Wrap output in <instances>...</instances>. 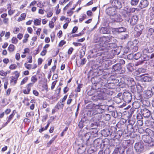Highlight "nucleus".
I'll return each mask as SVG.
<instances>
[{"label":"nucleus","instance_id":"nucleus-42","mask_svg":"<svg viewBox=\"0 0 154 154\" xmlns=\"http://www.w3.org/2000/svg\"><path fill=\"white\" fill-rule=\"evenodd\" d=\"M37 80L36 75H34L31 78V81L33 83L35 82Z\"/></svg>","mask_w":154,"mask_h":154},{"label":"nucleus","instance_id":"nucleus-62","mask_svg":"<svg viewBox=\"0 0 154 154\" xmlns=\"http://www.w3.org/2000/svg\"><path fill=\"white\" fill-rule=\"evenodd\" d=\"M79 126L80 128H82L84 126L83 122L82 121L79 122Z\"/></svg>","mask_w":154,"mask_h":154},{"label":"nucleus","instance_id":"nucleus-46","mask_svg":"<svg viewBox=\"0 0 154 154\" xmlns=\"http://www.w3.org/2000/svg\"><path fill=\"white\" fill-rule=\"evenodd\" d=\"M82 84H79L78 85L77 87L75 89V91L76 92H79L80 91V88L82 87Z\"/></svg>","mask_w":154,"mask_h":154},{"label":"nucleus","instance_id":"nucleus-33","mask_svg":"<svg viewBox=\"0 0 154 154\" xmlns=\"http://www.w3.org/2000/svg\"><path fill=\"white\" fill-rule=\"evenodd\" d=\"M139 1V0H131L130 4L132 6H136L138 5Z\"/></svg>","mask_w":154,"mask_h":154},{"label":"nucleus","instance_id":"nucleus-41","mask_svg":"<svg viewBox=\"0 0 154 154\" xmlns=\"http://www.w3.org/2000/svg\"><path fill=\"white\" fill-rule=\"evenodd\" d=\"M128 129L129 130V129L130 131L131 132H134V128L132 124H130L129 125H128Z\"/></svg>","mask_w":154,"mask_h":154},{"label":"nucleus","instance_id":"nucleus-15","mask_svg":"<svg viewBox=\"0 0 154 154\" xmlns=\"http://www.w3.org/2000/svg\"><path fill=\"white\" fill-rule=\"evenodd\" d=\"M15 75L14 76H12L11 77V83L15 85L17 82V81L19 76V74L18 72L16 71L14 72Z\"/></svg>","mask_w":154,"mask_h":154},{"label":"nucleus","instance_id":"nucleus-31","mask_svg":"<svg viewBox=\"0 0 154 154\" xmlns=\"http://www.w3.org/2000/svg\"><path fill=\"white\" fill-rule=\"evenodd\" d=\"M84 145H82L78 149V152L79 153H82L84 152L85 150V148L84 147Z\"/></svg>","mask_w":154,"mask_h":154},{"label":"nucleus","instance_id":"nucleus-35","mask_svg":"<svg viewBox=\"0 0 154 154\" xmlns=\"http://www.w3.org/2000/svg\"><path fill=\"white\" fill-rule=\"evenodd\" d=\"M143 58L144 61H147L150 59V56L147 55L146 54H143L142 59Z\"/></svg>","mask_w":154,"mask_h":154},{"label":"nucleus","instance_id":"nucleus-48","mask_svg":"<svg viewBox=\"0 0 154 154\" xmlns=\"http://www.w3.org/2000/svg\"><path fill=\"white\" fill-rule=\"evenodd\" d=\"M121 149L119 148H117L115 149L113 152L114 154H117L119 152V153L121 152Z\"/></svg>","mask_w":154,"mask_h":154},{"label":"nucleus","instance_id":"nucleus-28","mask_svg":"<svg viewBox=\"0 0 154 154\" xmlns=\"http://www.w3.org/2000/svg\"><path fill=\"white\" fill-rule=\"evenodd\" d=\"M137 92L138 93H140L142 92L143 89L142 87L140 84H137L136 85Z\"/></svg>","mask_w":154,"mask_h":154},{"label":"nucleus","instance_id":"nucleus-18","mask_svg":"<svg viewBox=\"0 0 154 154\" xmlns=\"http://www.w3.org/2000/svg\"><path fill=\"white\" fill-rule=\"evenodd\" d=\"M101 80V79L100 77L95 76L91 78V81L92 84L95 85V86H96L97 85L99 84Z\"/></svg>","mask_w":154,"mask_h":154},{"label":"nucleus","instance_id":"nucleus-19","mask_svg":"<svg viewBox=\"0 0 154 154\" xmlns=\"http://www.w3.org/2000/svg\"><path fill=\"white\" fill-rule=\"evenodd\" d=\"M100 33L102 34H109L110 32L109 29L107 27H102L100 29Z\"/></svg>","mask_w":154,"mask_h":154},{"label":"nucleus","instance_id":"nucleus-4","mask_svg":"<svg viewBox=\"0 0 154 154\" xmlns=\"http://www.w3.org/2000/svg\"><path fill=\"white\" fill-rule=\"evenodd\" d=\"M142 139L145 143L150 144V146L154 145L153 139L149 135H144L142 137Z\"/></svg>","mask_w":154,"mask_h":154},{"label":"nucleus","instance_id":"nucleus-7","mask_svg":"<svg viewBox=\"0 0 154 154\" xmlns=\"http://www.w3.org/2000/svg\"><path fill=\"white\" fill-rule=\"evenodd\" d=\"M124 82L125 84V87H128L130 86H134L136 83L134 79L131 78H127L125 79Z\"/></svg>","mask_w":154,"mask_h":154},{"label":"nucleus","instance_id":"nucleus-50","mask_svg":"<svg viewBox=\"0 0 154 154\" xmlns=\"http://www.w3.org/2000/svg\"><path fill=\"white\" fill-rule=\"evenodd\" d=\"M92 99L94 100L97 101L99 100V98L98 95H95L92 97Z\"/></svg>","mask_w":154,"mask_h":154},{"label":"nucleus","instance_id":"nucleus-38","mask_svg":"<svg viewBox=\"0 0 154 154\" xmlns=\"http://www.w3.org/2000/svg\"><path fill=\"white\" fill-rule=\"evenodd\" d=\"M89 130H90V132L94 134H97L98 132V130L96 128H90Z\"/></svg>","mask_w":154,"mask_h":154},{"label":"nucleus","instance_id":"nucleus-5","mask_svg":"<svg viewBox=\"0 0 154 154\" xmlns=\"http://www.w3.org/2000/svg\"><path fill=\"white\" fill-rule=\"evenodd\" d=\"M134 148L137 153L140 154L143 152L144 150L143 144L141 142H138L135 143Z\"/></svg>","mask_w":154,"mask_h":154},{"label":"nucleus","instance_id":"nucleus-3","mask_svg":"<svg viewBox=\"0 0 154 154\" xmlns=\"http://www.w3.org/2000/svg\"><path fill=\"white\" fill-rule=\"evenodd\" d=\"M144 26L142 25H136L134 28V35L136 37H139L141 34L144 29Z\"/></svg>","mask_w":154,"mask_h":154},{"label":"nucleus","instance_id":"nucleus-59","mask_svg":"<svg viewBox=\"0 0 154 154\" xmlns=\"http://www.w3.org/2000/svg\"><path fill=\"white\" fill-rule=\"evenodd\" d=\"M115 99L116 100V102L118 103H120L121 102V98L119 97H116Z\"/></svg>","mask_w":154,"mask_h":154},{"label":"nucleus","instance_id":"nucleus-56","mask_svg":"<svg viewBox=\"0 0 154 154\" xmlns=\"http://www.w3.org/2000/svg\"><path fill=\"white\" fill-rule=\"evenodd\" d=\"M25 66L27 69H30L31 68L32 65L30 64H27L25 63L24 64Z\"/></svg>","mask_w":154,"mask_h":154},{"label":"nucleus","instance_id":"nucleus-57","mask_svg":"<svg viewBox=\"0 0 154 154\" xmlns=\"http://www.w3.org/2000/svg\"><path fill=\"white\" fill-rule=\"evenodd\" d=\"M56 138V137H55L53 138L49 141V142L47 143L48 145L49 146L50 145H51V144L52 143V142L55 140Z\"/></svg>","mask_w":154,"mask_h":154},{"label":"nucleus","instance_id":"nucleus-29","mask_svg":"<svg viewBox=\"0 0 154 154\" xmlns=\"http://www.w3.org/2000/svg\"><path fill=\"white\" fill-rule=\"evenodd\" d=\"M64 103H62L60 102H58L55 106V108L57 109H62L64 106Z\"/></svg>","mask_w":154,"mask_h":154},{"label":"nucleus","instance_id":"nucleus-22","mask_svg":"<svg viewBox=\"0 0 154 154\" xmlns=\"http://www.w3.org/2000/svg\"><path fill=\"white\" fill-rule=\"evenodd\" d=\"M96 107L98 109V110H101L100 112H103L107 107V106L105 105H98L96 106Z\"/></svg>","mask_w":154,"mask_h":154},{"label":"nucleus","instance_id":"nucleus-39","mask_svg":"<svg viewBox=\"0 0 154 154\" xmlns=\"http://www.w3.org/2000/svg\"><path fill=\"white\" fill-rule=\"evenodd\" d=\"M41 19H36L34 20V23L36 25H39L41 24Z\"/></svg>","mask_w":154,"mask_h":154},{"label":"nucleus","instance_id":"nucleus-13","mask_svg":"<svg viewBox=\"0 0 154 154\" xmlns=\"http://www.w3.org/2000/svg\"><path fill=\"white\" fill-rule=\"evenodd\" d=\"M130 17H128V19L127 20L126 19L125 20L127 21H129L130 24L132 25H134L137 22L138 20V17L136 15L133 16L131 18Z\"/></svg>","mask_w":154,"mask_h":154},{"label":"nucleus","instance_id":"nucleus-55","mask_svg":"<svg viewBox=\"0 0 154 154\" xmlns=\"http://www.w3.org/2000/svg\"><path fill=\"white\" fill-rule=\"evenodd\" d=\"M54 23L53 21H50L49 24V27L51 28H53L54 26Z\"/></svg>","mask_w":154,"mask_h":154},{"label":"nucleus","instance_id":"nucleus-27","mask_svg":"<svg viewBox=\"0 0 154 154\" xmlns=\"http://www.w3.org/2000/svg\"><path fill=\"white\" fill-rule=\"evenodd\" d=\"M141 79L145 82H148L152 80V78L151 77L147 76L142 77Z\"/></svg>","mask_w":154,"mask_h":154},{"label":"nucleus","instance_id":"nucleus-54","mask_svg":"<svg viewBox=\"0 0 154 154\" xmlns=\"http://www.w3.org/2000/svg\"><path fill=\"white\" fill-rule=\"evenodd\" d=\"M67 97V95H66L64 96V97L63 98L62 100H60V102L61 103H64V102L66 100Z\"/></svg>","mask_w":154,"mask_h":154},{"label":"nucleus","instance_id":"nucleus-37","mask_svg":"<svg viewBox=\"0 0 154 154\" xmlns=\"http://www.w3.org/2000/svg\"><path fill=\"white\" fill-rule=\"evenodd\" d=\"M141 56V54L138 52L134 55V58L135 60H137L140 58Z\"/></svg>","mask_w":154,"mask_h":154},{"label":"nucleus","instance_id":"nucleus-17","mask_svg":"<svg viewBox=\"0 0 154 154\" xmlns=\"http://www.w3.org/2000/svg\"><path fill=\"white\" fill-rule=\"evenodd\" d=\"M122 67L120 63H117L114 65L112 67V70L113 71H115L119 73L122 72L121 70Z\"/></svg>","mask_w":154,"mask_h":154},{"label":"nucleus","instance_id":"nucleus-25","mask_svg":"<svg viewBox=\"0 0 154 154\" xmlns=\"http://www.w3.org/2000/svg\"><path fill=\"white\" fill-rule=\"evenodd\" d=\"M102 141V143H103V145H106V144L105 143V142H108L109 141V140L107 139H105L104 140H101L100 139H97L95 140L94 142L95 144L97 143L99 144L100 143V141Z\"/></svg>","mask_w":154,"mask_h":154},{"label":"nucleus","instance_id":"nucleus-61","mask_svg":"<svg viewBox=\"0 0 154 154\" xmlns=\"http://www.w3.org/2000/svg\"><path fill=\"white\" fill-rule=\"evenodd\" d=\"M47 50L44 49L42 51L41 53V55L42 56H44L47 53Z\"/></svg>","mask_w":154,"mask_h":154},{"label":"nucleus","instance_id":"nucleus-16","mask_svg":"<svg viewBox=\"0 0 154 154\" xmlns=\"http://www.w3.org/2000/svg\"><path fill=\"white\" fill-rule=\"evenodd\" d=\"M101 91L102 92L104 93V94L106 96V99H107L108 97L109 96L112 95L113 92L110 91L109 89L106 88H101Z\"/></svg>","mask_w":154,"mask_h":154},{"label":"nucleus","instance_id":"nucleus-60","mask_svg":"<svg viewBox=\"0 0 154 154\" xmlns=\"http://www.w3.org/2000/svg\"><path fill=\"white\" fill-rule=\"evenodd\" d=\"M10 34V33L9 32H6L5 35V37L7 39H8L9 38Z\"/></svg>","mask_w":154,"mask_h":154},{"label":"nucleus","instance_id":"nucleus-9","mask_svg":"<svg viewBox=\"0 0 154 154\" xmlns=\"http://www.w3.org/2000/svg\"><path fill=\"white\" fill-rule=\"evenodd\" d=\"M106 12L108 15L113 16L116 14L117 11L114 8L110 7L106 9Z\"/></svg>","mask_w":154,"mask_h":154},{"label":"nucleus","instance_id":"nucleus-24","mask_svg":"<svg viewBox=\"0 0 154 154\" xmlns=\"http://www.w3.org/2000/svg\"><path fill=\"white\" fill-rule=\"evenodd\" d=\"M114 15V20L115 21L118 22L122 21V18L120 14L116 13L115 15Z\"/></svg>","mask_w":154,"mask_h":154},{"label":"nucleus","instance_id":"nucleus-2","mask_svg":"<svg viewBox=\"0 0 154 154\" xmlns=\"http://www.w3.org/2000/svg\"><path fill=\"white\" fill-rule=\"evenodd\" d=\"M137 9V8L130 7L128 6H127L124 7V9L126 13L123 14L122 16L125 19L128 20V17H130L131 16V14L134 12Z\"/></svg>","mask_w":154,"mask_h":154},{"label":"nucleus","instance_id":"nucleus-20","mask_svg":"<svg viewBox=\"0 0 154 154\" xmlns=\"http://www.w3.org/2000/svg\"><path fill=\"white\" fill-rule=\"evenodd\" d=\"M152 92L151 90H148L144 91V96L147 98H149L151 97L152 95Z\"/></svg>","mask_w":154,"mask_h":154},{"label":"nucleus","instance_id":"nucleus-12","mask_svg":"<svg viewBox=\"0 0 154 154\" xmlns=\"http://www.w3.org/2000/svg\"><path fill=\"white\" fill-rule=\"evenodd\" d=\"M112 29L113 33L115 34H119L126 31V29L123 27H119L118 28H113Z\"/></svg>","mask_w":154,"mask_h":154},{"label":"nucleus","instance_id":"nucleus-14","mask_svg":"<svg viewBox=\"0 0 154 154\" xmlns=\"http://www.w3.org/2000/svg\"><path fill=\"white\" fill-rule=\"evenodd\" d=\"M141 113L143 116L145 118H148L151 115L150 111L146 108H143L141 110Z\"/></svg>","mask_w":154,"mask_h":154},{"label":"nucleus","instance_id":"nucleus-23","mask_svg":"<svg viewBox=\"0 0 154 154\" xmlns=\"http://www.w3.org/2000/svg\"><path fill=\"white\" fill-rule=\"evenodd\" d=\"M114 81H116V82L115 83L114 82H110L108 83L107 84V87H108L110 89H113L115 87L117 83V82H118L119 80H114Z\"/></svg>","mask_w":154,"mask_h":154},{"label":"nucleus","instance_id":"nucleus-6","mask_svg":"<svg viewBox=\"0 0 154 154\" xmlns=\"http://www.w3.org/2000/svg\"><path fill=\"white\" fill-rule=\"evenodd\" d=\"M141 50L143 54H147L152 53L154 49L152 46L146 45L143 47Z\"/></svg>","mask_w":154,"mask_h":154},{"label":"nucleus","instance_id":"nucleus-53","mask_svg":"<svg viewBox=\"0 0 154 154\" xmlns=\"http://www.w3.org/2000/svg\"><path fill=\"white\" fill-rule=\"evenodd\" d=\"M17 67L16 65L15 64H11L9 66V69H15Z\"/></svg>","mask_w":154,"mask_h":154},{"label":"nucleus","instance_id":"nucleus-40","mask_svg":"<svg viewBox=\"0 0 154 154\" xmlns=\"http://www.w3.org/2000/svg\"><path fill=\"white\" fill-rule=\"evenodd\" d=\"M14 49L15 47L12 44H10L8 47V50L10 52L13 51L14 50Z\"/></svg>","mask_w":154,"mask_h":154},{"label":"nucleus","instance_id":"nucleus-8","mask_svg":"<svg viewBox=\"0 0 154 154\" xmlns=\"http://www.w3.org/2000/svg\"><path fill=\"white\" fill-rule=\"evenodd\" d=\"M123 100L126 103H128L131 102L132 99L131 94L128 92H125L123 93Z\"/></svg>","mask_w":154,"mask_h":154},{"label":"nucleus","instance_id":"nucleus-45","mask_svg":"<svg viewBox=\"0 0 154 154\" xmlns=\"http://www.w3.org/2000/svg\"><path fill=\"white\" fill-rule=\"evenodd\" d=\"M28 79V77H25L21 82L20 85H22L25 84L27 81Z\"/></svg>","mask_w":154,"mask_h":154},{"label":"nucleus","instance_id":"nucleus-21","mask_svg":"<svg viewBox=\"0 0 154 154\" xmlns=\"http://www.w3.org/2000/svg\"><path fill=\"white\" fill-rule=\"evenodd\" d=\"M100 92L98 94L99 100H106V96L104 94L103 92H102L101 91V88L100 90Z\"/></svg>","mask_w":154,"mask_h":154},{"label":"nucleus","instance_id":"nucleus-1","mask_svg":"<svg viewBox=\"0 0 154 154\" xmlns=\"http://www.w3.org/2000/svg\"><path fill=\"white\" fill-rule=\"evenodd\" d=\"M112 39H114L110 35L108 36H103L97 38H94V42L98 43L96 45V47L97 48L99 46L100 47H103L104 45L107 44L108 42H111Z\"/></svg>","mask_w":154,"mask_h":154},{"label":"nucleus","instance_id":"nucleus-43","mask_svg":"<svg viewBox=\"0 0 154 154\" xmlns=\"http://www.w3.org/2000/svg\"><path fill=\"white\" fill-rule=\"evenodd\" d=\"M29 35L28 34H26L24 36V39L23 40V43H26L28 40V38L29 37Z\"/></svg>","mask_w":154,"mask_h":154},{"label":"nucleus","instance_id":"nucleus-51","mask_svg":"<svg viewBox=\"0 0 154 154\" xmlns=\"http://www.w3.org/2000/svg\"><path fill=\"white\" fill-rule=\"evenodd\" d=\"M32 85L33 84L32 83H29L27 87V91L29 93L30 91L31 87L32 86Z\"/></svg>","mask_w":154,"mask_h":154},{"label":"nucleus","instance_id":"nucleus-52","mask_svg":"<svg viewBox=\"0 0 154 154\" xmlns=\"http://www.w3.org/2000/svg\"><path fill=\"white\" fill-rule=\"evenodd\" d=\"M136 117H137V119L139 120L138 121H139V122H142L140 120L142 119V117L141 115L140 114V113L137 114Z\"/></svg>","mask_w":154,"mask_h":154},{"label":"nucleus","instance_id":"nucleus-36","mask_svg":"<svg viewBox=\"0 0 154 154\" xmlns=\"http://www.w3.org/2000/svg\"><path fill=\"white\" fill-rule=\"evenodd\" d=\"M10 71H5L3 70L0 71V75L3 76H5L7 75L8 73H9Z\"/></svg>","mask_w":154,"mask_h":154},{"label":"nucleus","instance_id":"nucleus-26","mask_svg":"<svg viewBox=\"0 0 154 154\" xmlns=\"http://www.w3.org/2000/svg\"><path fill=\"white\" fill-rule=\"evenodd\" d=\"M90 137L91 136L90 135V133H87L85 134L84 136L83 137L84 139L86 141V144L87 145H88L89 144V142L90 140L89 139Z\"/></svg>","mask_w":154,"mask_h":154},{"label":"nucleus","instance_id":"nucleus-11","mask_svg":"<svg viewBox=\"0 0 154 154\" xmlns=\"http://www.w3.org/2000/svg\"><path fill=\"white\" fill-rule=\"evenodd\" d=\"M149 2L148 0H141L138 6L141 9H142L146 8L149 5Z\"/></svg>","mask_w":154,"mask_h":154},{"label":"nucleus","instance_id":"nucleus-44","mask_svg":"<svg viewBox=\"0 0 154 154\" xmlns=\"http://www.w3.org/2000/svg\"><path fill=\"white\" fill-rule=\"evenodd\" d=\"M86 15L85 14H82V18H80L79 19V22H82V21L86 18Z\"/></svg>","mask_w":154,"mask_h":154},{"label":"nucleus","instance_id":"nucleus-47","mask_svg":"<svg viewBox=\"0 0 154 154\" xmlns=\"http://www.w3.org/2000/svg\"><path fill=\"white\" fill-rule=\"evenodd\" d=\"M14 111L11 114V115H10V116H9V117L8 118V120H7L8 122H10V121H11V119L14 116V114H15L14 113Z\"/></svg>","mask_w":154,"mask_h":154},{"label":"nucleus","instance_id":"nucleus-63","mask_svg":"<svg viewBox=\"0 0 154 154\" xmlns=\"http://www.w3.org/2000/svg\"><path fill=\"white\" fill-rule=\"evenodd\" d=\"M127 57L129 59H132L134 58V55L131 54H129L128 55Z\"/></svg>","mask_w":154,"mask_h":154},{"label":"nucleus","instance_id":"nucleus-10","mask_svg":"<svg viewBox=\"0 0 154 154\" xmlns=\"http://www.w3.org/2000/svg\"><path fill=\"white\" fill-rule=\"evenodd\" d=\"M112 5L115 9H120L122 7V3L118 0H113L112 2Z\"/></svg>","mask_w":154,"mask_h":154},{"label":"nucleus","instance_id":"nucleus-32","mask_svg":"<svg viewBox=\"0 0 154 154\" xmlns=\"http://www.w3.org/2000/svg\"><path fill=\"white\" fill-rule=\"evenodd\" d=\"M90 128H96L98 125L97 123L95 122H91Z\"/></svg>","mask_w":154,"mask_h":154},{"label":"nucleus","instance_id":"nucleus-58","mask_svg":"<svg viewBox=\"0 0 154 154\" xmlns=\"http://www.w3.org/2000/svg\"><path fill=\"white\" fill-rule=\"evenodd\" d=\"M65 43H66L65 41L64 40H62L60 42L59 44V46L60 47H62L65 44Z\"/></svg>","mask_w":154,"mask_h":154},{"label":"nucleus","instance_id":"nucleus-30","mask_svg":"<svg viewBox=\"0 0 154 154\" xmlns=\"http://www.w3.org/2000/svg\"><path fill=\"white\" fill-rule=\"evenodd\" d=\"M132 106L135 109H138L140 106V104L138 101H135L133 103Z\"/></svg>","mask_w":154,"mask_h":154},{"label":"nucleus","instance_id":"nucleus-49","mask_svg":"<svg viewBox=\"0 0 154 154\" xmlns=\"http://www.w3.org/2000/svg\"><path fill=\"white\" fill-rule=\"evenodd\" d=\"M11 42L13 43L16 44L18 42V40L16 37H13L12 38Z\"/></svg>","mask_w":154,"mask_h":154},{"label":"nucleus","instance_id":"nucleus-64","mask_svg":"<svg viewBox=\"0 0 154 154\" xmlns=\"http://www.w3.org/2000/svg\"><path fill=\"white\" fill-rule=\"evenodd\" d=\"M86 61V60L85 58H84L83 59H82L81 60V62L80 64L82 65H83L84 64Z\"/></svg>","mask_w":154,"mask_h":154},{"label":"nucleus","instance_id":"nucleus-34","mask_svg":"<svg viewBox=\"0 0 154 154\" xmlns=\"http://www.w3.org/2000/svg\"><path fill=\"white\" fill-rule=\"evenodd\" d=\"M154 32V29L152 28H150L147 31V35L148 36L152 35Z\"/></svg>","mask_w":154,"mask_h":154}]
</instances>
